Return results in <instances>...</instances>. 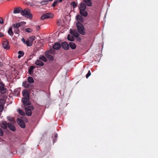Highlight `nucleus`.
I'll return each instance as SVG.
<instances>
[{"mask_svg":"<svg viewBox=\"0 0 158 158\" xmlns=\"http://www.w3.org/2000/svg\"><path fill=\"white\" fill-rule=\"evenodd\" d=\"M70 33L73 35H69L67 37L68 40L70 41H73L74 39V36H77L78 34L76 30H72L71 29H70Z\"/></svg>","mask_w":158,"mask_h":158,"instance_id":"f03ea898","label":"nucleus"},{"mask_svg":"<svg viewBox=\"0 0 158 158\" xmlns=\"http://www.w3.org/2000/svg\"><path fill=\"white\" fill-rule=\"evenodd\" d=\"M40 3L42 5H45L47 4L48 3V2L47 0H44L41 1Z\"/></svg>","mask_w":158,"mask_h":158,"instance_id":"2f4dec72","label":"nucleus"},{"mask_svg":"<svg viewBox=\"0 0 158 158\" xmlns=\"http://www.w3.org/2000/svg\"><path fill=\"white\" fill-rule=\"evenodd\" d=\"M57 3H58L57 2V1H56V0L53 3L52 6L53 7H55L56 6V5L57 4Z\"/></svg>","mask_w":158,"mask_h":158,"instance_id":"4c0bfd02","label":"nucleus"},{"mask_svg":"<svg viewBox=\"0 0 158 158\" xmlns=\"http://www.w3.org/2000/svg\"><path fill=\"white\" fill-rule=\"evenodd\" d=\"M21 26V24L20 23H16L15 24H13L12 27H13L14 28H18L19 27Z\"/></svg>","mask_w":158,"mask_h":158,"instance_id":"cd10ccee","label":"nucleus"},{"mask_svg":"<svg viewBox=\"0 0 158 158\" xmlns=\"http://www.w3.org/2000/svg\"><path fill=\"white\" fill-rule=\"evenodd\" d=\"M35 37L34 36L29 37L27 40L26 44L28 46H31L33 42L35 39Z\"/></svg>","mask_w":158,"mask_h":158,"instance_id":"39448f33","label":"nucleus"},{"mask_svg":"<svg viewBox=\"0 0 158 158\" xmlns=\"http://www.w3.org/2000/svg\"><path fill=\"white\" fill-rule=\"evenodd\" d=\"M21 40L23 43L26 44V42H25V40L24 38L22 39Z\"/></svg>","mask_w":158,"mask_h":158,"instance_id":"37998d69","label":"nucleus"},{"mask_svg":"<svg viewBox=\"0 0 158 158\" xmlns=\"http://www.w3.org/2000/svg\"><path fill=\"white\" fill-rule=\"evenodd\" d=\"M25 31L27 32L30 33L32 31V30L31 28H27L25 29Z\"/></svg>","mask_w":158,"mask_h":158,"instance_id":"72a5a7b5","label":"nucleus"},{"mask_svg":"<svg viewBox=\"0 0 158 158\" xmlns=\"http://www.w3.org/2000/svg\"><path fill=\"white\" fill-rule=\"evenodd\" d=\"M85 10H82V12H81V11H80V14L84 17L87 16L88 15V13Z\"/></svg>","mask_w":158,"mask_h":158,"instance_id":"4be33fe9","label":"nucleus"},{"mask_svg":"<svg viewBox=\"0 0 158 158\" xmlns=\"http://www.w3.org/2000/svg\"><path fill=\"white\" fill-rule=\"evenodd\" d=\"M71 5L72 6L73 8H74L76 7L77 4L75 2H73L71 3Z\"/></svg>","mask_w":158,"mask_h":158,"instance_id":"f704fd0d","label":"nucleus"},{"mask_svg":"<svg viewBox=\"0 0 158 158\" xmlns=\"http://www.w3.org/2000/svg\"><path fill=\"white\" fill-rule=\"evenodd\" d=\"M8 34L11 36H12L13 35V33L11 27H10L8 31Z\"/></svg>","mask_w":158,"mask_h":158,"instance_id":"a878e982","label":"nucleus"},{"mask_svg":"<svg viewBox=\"0 0 158 158\" xmlns=\"http://www.w3.org/2000/svg\"><path fill=\"white\" fill-rule=\"evenodd\" d=\"M0 126L2 128L6 129L7 128L8 123L7 124L6 121H2L0 123Z\"/></svg>","mask_w":158,"mask_h":158,"instance_id":"1a4fd4ad","label":"nucleus"},{"mask_svg":"<svg viewBox=\"0 0 158 158\" xmlns=\"http://www.w3.org/2000/svg\"><path fill=\"white\" fill-rule=\"evenodd\" d=\"M17 111L19 114L22 115H25V113L22 110L18 109Z\"/></svg>","mask_w":158,"mask_h":158,"instance_id":"c85d7f7f","label":"nucleus"},{"mask_svg":"<svg viewBox=\"0 0 158 158\" xmlns=\"http://www.w3.org/2000/svg\"><path fill=\"white\" fill-rule=\"evenodd\" d=\"M7 119L10 122H13L14 121V119L13 118L10 117H7Z\"/></svg>","mask_w":158,"mask_h":158,"instance_id":"c9c22d12","label":"nucleus"},{"mask_svg":"<svg viewBox=\"0 0 158 158\" xmlns=\"http://www.w3.org/2000/svg\"><path fill=\"white\" fill-rule=\"evenodd\" d=\"M51 53V51L49 50L48 51L45 52V56L48 59L52 60L53 59V57L50 54Z\"/></svg>","mask_w":158,"mask_h":158,"instance_id":"9d476101","label":"nucleus"},{"mask_svg":"<svg viewBox=\"0 0 158 158\" xmlns=\"http://www.w3.org/2000/svg\"><path fill=\"white\" fill-rule=\"evenodd\" d=\"M69 45L70 48L72 49H75L76 48V45L73 42H70Z\"/></svg>","mask_w":158,"mask_h":158,"instance_id":"b1692460","label":"nucleus"},{"mask_svg":"<svg viewBox=\"0 0 158 158\" xmlns=\"http://www.w3.org/2000/svg\"><path fill=\"white\" fill-rule=\"evenodd\" d=\"M62 47L64 50H68L69 48V46L68 44L66 42H64L61 43Z\"/></svg>","mask_w":158,"mask_h":158,"instance_id":"9b49d317","label":"nucleus"},{"mask_svg":"<svg viewBox=\"0 0 158 158\" xmlns=\"http://www.w3.org/2000/svg\"><path fill=\"white\" fill-rule=\"evenodd\" d=\"M3 23V20L2 18H0V24H2Z\"/></svg>","mask_w":158,"mask_h":158,"instance_id":"a19ab883","label":"nucleus"},{"mask_svg":"<svg viewBox=\"0 0 158 158\" xmlns=\"http://www.w3.org/2000/svg\"><path fill=\"white\" fill-rule=\"evenodd\" d=\"M27 81L30 83H33L34 82V80L31 77H29L27 78Z\"/></svg>","mask_w":158,"mask_h":158,"instance_id":"393cba45","label":"nucleus"},{"mask_svg":"<svg viewBox=\"0 0 158 158\" xmlns=\"http://www.w3.org/2000/svg\"><path fill=\"white\" fill-rule=\"evenodd\" d=\"M4 36V34L0 32V37H2Z\"/></svg>","mask_w":158,"mask_h":158,"instance_id":"79ce46f5","label":"nucleus"},{"mask_svg":"<svg viewBox=\"0 0 158 158\" xmlns=\"http://www.w3.org/2000/svg\"><path fill=\"white\" fill-rule=\"evenodd\" d=\"M7 126L10 130L12 131H15V128L13 124L8 123Z\"/></svg>","mask_w":158,"mask_h":158,"instance_id":"2eb2a0df","label":"nucleus"},{"mask_svg":"<svg viewBox=\"0 0 158 158\" xmlns=\"http://www.w3.org/2000/svg\"><path fill=\"white\" fill-rule=\"evenodd\" d=\"M34 68V67L33 66H31L29 69V73L30 74H31L33 73V70Z\"/></svg>","mask_w":158,"mask_h":158,"instance_id":"c756f323","label":"nucleus"},{"mask_svg":"<svg viewBox=\"0 0 158 158\" xmlns=\"http://www.w3.org/2000/svg\"><path fill=\"white\" fill-rule=\"evenodd\" d=\"M35 64L37 65L42 66L44 65V63L40 60L39 59L36 60Z\"/></svg>","mask_w":158,"mask_h":158,"instance_id":"a211bd4d","label":"nucleus"},{"mask_svg":"<svg viewBox=\"0 0 158 158\" xmlns=\"http://www.w3.org/2000/svg\"><path fill=\"white\" fill-rule=\"evenodd\" d=\"M20 91V89H17L15 90L14 92L16 95H18L19 94Z\"/></svg>","mask_w":158,"mask_h":158,"instance_id":"473e14b6","label":"nucleus"},{"mask_svg":"<svg viewBox=\"0 0 158 158\" xmlns=\"http://www.w3.org/2000/svg\"><path fill=\"white\" fill-rule=\"evenodd\" d=\"M22 93L23 96L24 98H29V95L27 90H24Z\"/></svg>","mask_w":158,"mask_h":158,"instance_id":"6ab92c4d","label":"nucleus"},{"mask_svg":"<svg viewBox=\"0 0 158 158\" xmlns=\"http://www.w3.org/2000/svg\"><path fill=\"white\" fill-rule=\"evenodd\" d=\"M56 1H57V3L59 2H62V0H56Z\"/></svg>","mask_w":158,"mask_h":158,"instance_id":"a18cd8bd","label":"nucleus"},{"mask_svg":"<svg viewBox=\"0 0 158 158\" xmlns=\"http://www.w3.org/2000/svg\"><path fill=\"white\" fill-rule=\"evenodd\" d=\"M76 26L79 32L82 35H84L85 34V31L83 25L81 23L77 22Z\"/></svg>","mask_w":158,"mask_h":158,"instance_id":"7ed1b4c3","label":"nucleus"},{"mask_svg":"<svg viewBox=\"0 0 158 158\" xmlns=\"http://www.w3.org/2000/svg\"><path fill=\"white\" fill-rule=\"evenodd\" d=\"M5 103V101L3 99H0V115H1V113L2 111L3 107V105Z\"/></svg>","mask_w":158,"mask_h":158,"instance_id":"f8f14e48","label":"nucleus"},{"mask_svg":"<svg viewBox=\"0 0 158 158\" xmlns=\"http://www.w3.org/2000/svg\"><path fill=\"white\" fill-rule=\"evenodd\" d=\"M29 99L27 98H22V101L23 104L25 105V106H27V105H30V103L29 101Z\"/></svg>","mask_w":158,"mask_h":158,"instance_id":"0eeeda50","label":"nucleus"},{"mask_svg":"<svg viewBox=\"0 0 158 158\" xmlns=\"http://www.w3.org/2000/svg\"><path fill=\"white\" fill-rule=\"evenodd\" d=\"M0 90L2 94L4 93L6 91V89L4 88V85L1 82H0Z\"/></svg>","mask_w":158,"mask_h":158,"instance_id":"f3484780","label":"nucleus"},{"mask_svg":"<svg viewBox=\"0 0 158 158\" xmlns=\"http://www.w3.org/2000/svg\"><path fill=\"white\" fill-rule=\"evenodd\" d=\"M80 11H81V12H82V10H86V6L85 4L83 2H81V5L79 7Z\"/></svg>","mask_w":158,"mask_h":158,"instance_id":"dca6fc26","label":"nucleus"},{"mask_svg":"<svg viewBox=\"0 0 158 158\" xmlns=\"http://www.w3.org/2000/svg\"><path fill=\"white\" fill-rule=\"evenodd\" d=\"M48 2H51L53 0H47Z\"/></svg>","mask_w":158,"mask_h":158,"instance_id":"de8ad7c7","label":"nucleus"},{"mask_svg":"<svg viewBox=\"0 0 158 158\" xmlns=\"http://www.w3.org/2000/svg\"><path fill=\"white\" fill-rule=\"evenodd\" d=\"M91 73L90 72V71H88V73H87V74H86V77L87 78H88V77L90 76L91 75Z\"/></svg>","mask_w":158,"mask_h":158,"instance_id":"e433bc0d","label":"nucleus"},{"mask_svg":"<svg viewBox=\"0 0 158 158\" xmlns=\"http://www.w3.org/2000/svg\"><path fill=\"white\" fill-rule=\"evenodd\" d=\"M84 1L87 6H92V4L91 0H84Z\"/></svg>","mask_w":158,"mask_h":158,"instance_id":"5701e85b","label":"nucleus"},{"mask_svg":"<svg viewBox=\"0 0 158 158\" xmlns=\"http://www.w3.org/2000/svg\"><path fill=\"white\" fill-rule=\"evenodd\" d=\"M12 28L14 29V31L15 33L18 34L19 33V30L18 28H14L13 27H12Z\"/></svg>","mask_w":158,"mask_h":158,"instance_id":"7c9ffc66","label":"nucleus"},{"mask_svg":"<svg viewBox=\"0 0 158 158\" xmlns=\"http://www.w3.org/2000/svg\"><path fill=\"white\" fill-rule=\"evenodd\" d=\"M21 56V55H18V58H20Z\"/></svg>","mask_w":158,"mask_h":158,"instance_id":"49530a36","label":"nucleus"},{"mask_svg":"<svg viewBox=\"0 0 158 158\" xmlns=\"http://www.w3.org/2000/svg\"><path fill=\"white\" fill-rule=\"evenodd\" d=\"M22 85L25 88H29L30 87V85L27 81H24Z\"/></svg>","mask_w":158,"mask_h":158,"instance_id":"aec40b11","label":"nucleus"},{"mask_svg":"<svg viewBox=\"0 0 158 158\" xmlns=\"http://www.w3.org/2000/svg\"><path fill=\"white\" fill-rule=\"evenodd\" d=\"M57 24L58 25H60V23L59 22H57Z\"/></svg>","mask_w":158,"mask_h":158,"instance_id":"09e8293b","label":"nucleus"},{"mask_svg":"<svg viewBox=\"0 0 158 158\" xmlns=\"http://www.w3.org/2000/svg\"><path fill=\"white\" fill-rule=\"evenodd\" d=\"M54 136L55 138H56L57 137V135L56 133L54 134Z\"/></svg>","mask_w":158,"mask_h":158,"instance_id":"c03bdc74","label":"nucleus"},{"mask_svg":"<svg viewBox=\"0 0 158 158\" xmlns=\"http://www.w3.org/2000/svg\"><path fill=\"white\" fill-rule=\"evenodd\" d=\"M33 107L32 106H25V112L26 114L30 116L31 114V110H33Z\"/></svg>","mask_w":158,"mask_h":158,"instance_id":"20e7f679","label":"nucleus"},{"mask_svg":"<svg viewBox=\"0 0 158 158\" xmlns=\"http://www.w3.org/2000/svg\"><path fill=\"white\" fill-rule=\"evenodd\" d=\"M78 39H79V40H81V38H80V37H78Z\"/></svg>","mask_w":158,"mask_h":158,"instance_id":"8fccbe9b","label":"nucleus"},{"mask_svg":"<svg viewBox=\"0 0 158 158\" xmlns=\"http://www.w3.org/2000/svg\"><path fill=\"white\" fill-rule=\"evenodd\" d=\"M20 12L22 15L27 18H32V14L31 13L30 10H22L21 7H18L15 8L13 11V13L14 14L18 13Z\"/></svg>","mask_w":158,"mask_h":158,"instance_id":"f257e3e1","label":"nucleus"},{"mask_svg":"<svg viewBox=\"0 0 158 158\" xmlns=\"http://www.w3.org/2000/svg\"><path fill=\"white\" fill-rule=\"evenodd\" d=\"M18 53V54L19 55H21V56H23V53L22 51H19Z\"/></svg>","mask_w":158,"mask_h":158,"instance_id":"ea45409f","label":"nucleus"},{"mask_svg":"<svg viewBox=\"0 0 158 158\" xmlns=\"http://www.w3.org/2000/svg\"><path fill=\"white\" fill-rule=\"evenodd\" d=\"M76 19L77 21V22L81 23L83 22V19L82 16L80 15H77L76 16Z\"/></svg>","mask_w":158,"mask_h":158,"instance_id":"4468645a","label":"nucleus"},{"mask_svg":"<svg viewBox=\"0 0 158 158\" xmlns=\"http://www.w3.org/2000/svg\"><path fill=\"white\" fill-rule=\"evenodd\" d=\"M3 132L2 130L0 128V136H2L3 135Z\"/></svg>","mask_w":158,"mask_h":158,"instance_id":"58836bf2","label":"nucleus"},{"mask_svg":"<svg viewBox=\"0 0 158 158\" xmlns=\"http://www.w3.org/2000/svg\"><path fill=\"white\" fill-rule=\"evenodd\" d=\"M53 17V14L50 13H47L43 15L40 18L41 20H44L45 19L52 18Z\"/></svg>","mask_w":158,"mask_h":158,"instance_id":"423d86ee","label":"nucleus"},{"mask_svg":"<svg viewBox=\"0 0 158 158\" xmlns=\"http://www.w3.org/2000/svg\"><path fill=\"white\" fill-rule=\"evenodd\" d=\"M17 122L18 124L22 128H24L25 126V124L23 121L21 119L18 118Z\"/></svg>","mask_w":158,"mask_h":158,"instance_id":"6e6552de","label":"nucleus"},{"mask_svg":"<svg viewBox=\"0 0 158 158\" xmlns=\"http://www.w3.org/2000/svg\"><path fill=\"white\" fill-rule=\"evenodd\" d=\"M53 48L55 49H59L60 47V44L58 43H56L53 46Z\"/></svg>","mask_w":158,"mask_h":158,"instance_id":"412c9836","label":"nucleus"},{"mask_svg":"<svg viewBox=\"0 0 158 158\" xmlns=\"http://www.w3.org/2000/svg\"><path fill=\"white\" fill-rule=\"evenodd\" d=\"M2 45L3 47L5 49H8L10 48V46L9 45V42L7 41H4Z\"/></svg>","mask_w":158,"mask_h":158,"instance_id":"ddd939ff","label":"nucleus"},{"mask_svg":"<svg viewBox=\"0 0 158 158\" xmlns=\"http://www.w3.org/2000/svg\"><path fill=\"white\" fill-rule=\"evenodd\" d=\"M39 59L43 60L44 62L47 61V59L44 56H40L39 57Z\"/></svg>","mask_w":158,"mask_h":158,"instance_id":"bb28decb","label":"nucleus"}]
</instances>
